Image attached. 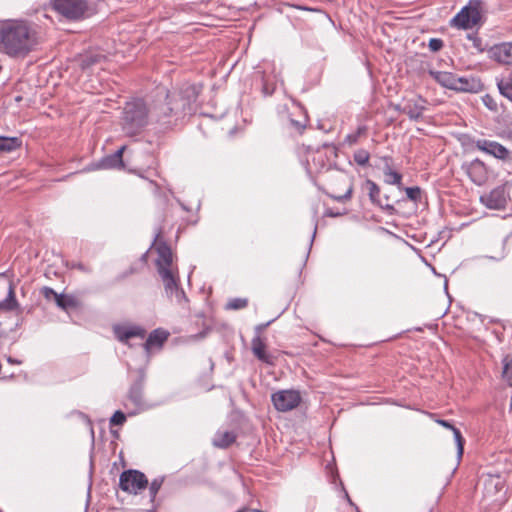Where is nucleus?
<instances>
[{
    "instance_id": "f257e3e1",
    "label": "nucleus",
    "mask_w": 512,
    "mask_h": 512,
    "mask_svg": "<svg viewBox=\"0 0 512 512\" xmlns=\"http://www.w3.org/2000/svg\"><path fill=\"white\" fill-rule=\"evenodd\" d=\"M41 43L37 24L26 19L0 21V52L13 58L26 57Z\"/></svg>"
},
{
    "instance_id": "f03ea898",
    "label": "nucleus",
    "mask_w": 512,
    "mask_h": 512,
    "mask_svg": "<svg viewBox=\"0 0 512 512\" xmlns=\"http://www.w3.org/2000/svg\"><path fill=\"white\" fill-rule=\"evenodd\" d=\"M200 86L187 85L181 92H161L149 109L150 120L155 121L164 129L176 124L180 117L192 111V103L196 101Z\"/></svg>"
},
{
    "instance_id": "7ed1b4c3",
    "label": "nucleus",
    "mask_w": 512,
    "mask_h": 512,
    "mask_svg": "<svg viewBox=\"0 0 512 512\" xmlns=\"http://www.w3.org/2000/svg\"><path fill=\"white\" fill-rule=\"evenodd\" d=\"M149 119V109L142 99L127 102L121 117L122 130L127 136H135L148 124Z\"/></svg>"
},
{
    "instance_id": "20e7f679",
    "label": "nucleus",
    "mask_w": 512,
    "mask_h": 512,
    "mask_svg": "<svg viewBox=\"0 0 512 512\" xmlns=\"http://www.w3.org/2000/svg\"><path fill=\"white\" fill-rule=\"evenodd\" d=\"M50 5L58 14L72 21L83 19L88 11L86 0H51Z\"/></svg>"
},
{
    "instance_id": "39448f33",
    "label": "nucleus",
    "mask_w": 512,
    "mask_h": 512,
    "mask_svg": "<svg viewBox=\"0 0 512 512\" xmlns=\"http://www.w3.org/2000/svg\"><path fill=\"white\" fill-rule=\"evenodd\" d=\"M481 2L470 0L468 5L464 6L452 19L455 27L462 29H471L481 20Z\"/></svg>"
},
{
    "instance_id": "423d86ee",
    "label": "nucleus",
    "mask_w": 512,
    "mask_h": 512,
    "mask_svg": "<svg viewBox=\"0 0 512 512\" xmlns=\"http://www.w3.org/2000/svg\"><path fill=\"white\" fill-rule=\"evenodd\" d=\"M148 486L146 475L134 469L125 470L120 474L119 487L122 491L137 495Z\"/></svg>"
},
{
    "instance_id": "0eeeda50",
    "label": "nucleus",
    "mask_w": 512,
    "mask_h": 512,
    "mask_svg": "<svg viewBox=\"0 0 512 512\" xmlns=\"http://www.w3.org/2000/svg\"><path fill=\"white\" fill-rule=\"evenodd\" d=\"M144 376L140 375L139 378L131 385L125 407L129 410L130 415L138 414L139 412L148 408V404L144 398Z\"/></svg>"
},
{
    "instance_id": "6e6552de",
    "label": "nucleus",
    "mask_w": 512,
    "mask_h": 512,
    "mask_svg": "<svg viewBox=\"0 0 512 512\" xmlns=\"http://www.w3.org/2000/svg\"><path fill=\"white\" fill-rule=\"evenodd\" d=\"M272 403L277 411L288 412L296 407L301 402V395L298 390H279L272 394Z\"/></svg>"
},
{
    "instance_id": "1a4fd4ad",
    "label": "nucleus",
    "mask_w": 512,
    "mask_h": 512,
    "mask_svg": "<svg viewBox=\"0 0 512 512\" xmlns=\"http://www.w3.org/2000/svg\"><path fill=\"white\" fill-rule=\"evenodd\" d=\"M480 202L489 209H504L507 204V195L503 186L492 189L488 194L480 197Z\"/></svg>"
},
{
    "instance_id": "9d476101",
    "label": "nucleus",
    "mask_w": 512,
    "mask_h": 512,
    "mask_svg": "<svg viewBox=\"0 0 512 512\" xmlns=\"http://www.w3.org/2000/svg\"><path fill=\"white\" fill-rule=\"evenodd\" d=\"M426 106L427 100L422 96L417 95L405 101L401 109V113L406 114L410 120L417 121L422 117L423 112L426 110Z\"/></svg>"
},
{
    "instance_id": "9b49d317",
    "label": "nucleus",
    "mask_w": 512,
    "mask_h": 512,
    "mask_svg": "<svg viewBox=\"0 0 512 512\" xmlns=\"http://www.w3.org/2000/svg\"><path fill=\"white\" fill-rule=\"evenodd\" d=\"M476 147L480 151H483L493 157L500 160H508L510 159L511 152L496 141L480 139L476 141Z\"/></svg>"
},
{
    "instance_id": "f8f14e48",
    "label": "nucleus",
    "mask_w": 512,
    "mask_h": 512,
    "mask_svg": "<svg viewBox=\"0 0 512 512\" xmlns=\"http://www.w3.org/2000/svg\"><path fill=\"white\" fill-rule=\"evenodd\" d=\"M465 170L470 180L478 186L484 185L488 180L487 167L479 159H475L467 164Z\"/></svg>"
},
{
    "instance_id": "ddd939ff",
    "label": "nucleus",
    "mask_w": 512,
    "mask_h": 512,
    "mask_svg": "<svg viewBox=\"0 0 512 512\" xmlns=\"http://www.w3.org/2000/svg\"><path fill=\"white\" fill-rule=\"evenodd\" d=\"M16 306L17 302L12 283L0 277V311H10Z\"/></svg>"
},
{
    "instance_id": "4468645a",
    "label": "nucleus",
    "mask_w": 512,
    "mask_h": 512,
    "mask_svg": "<svg viewBox=\"0 0 512 512\" xmlns=\"http://www.w3.org/2000/svg\"><path fill=\"white\" fill-rule=\"evenodd\" d=\"M364 187L368 191L369 199L374 205L379 206L382 210L389 213L395 211V208L392 204L383 202V199L380 196V187L374 181L367 179L364 182Z\"/></svg>"
},
{
    "instance_id": "2eb2a0df",
    "label": "nucleus",
    "mask_w": 512,
    "mask_h": 512,
    "mask_svg": "<svg viewBox=\"0 0 512 512\" xmlns=\"http://www.w3.org/2000/svg\"><path fill=\"white\" fill-rule=\"evenodd\" d=\"M251 350L253 355L263 363L273 365L275 357L266 351V344L261 336L254 335L251 341Z\"/></svg>"
},
{
    "instance_id": "dca6fc26",
    "label": "nucleus",
    "mask_w": 512,
    "mask_h": 512,
    "mask_svg": "<svg viewBox=\"0 0 512 512\" xmlns=\"http://www.w3.org/2000/svg\"><path fill=\"white\" fill-rule=\"evenodd\" d=\"M156 251H157V255H158V257L156 259V266H157L158 273H160V271H162V269L173 270L172 269L173 255H172L171 248L165 242H160L157 244Z\"/></svg>"
},
{
    "instance_id": "f3484780",
    "label": "nucleus",
    "mask_w": 512,
    "mask_h": 512,
    "mask_svg": "<svg viewBox=\"0 0 512 512\" xmlns=\"http://www.w3.org/2000/svg\"><path fill=\"white\" fill-rule=\"evenodd\" d=\"M334 178L337 183L343 184L346 187V190L344 193H340L336 189H333L332 192H327V195L338 202H345L349 200L353 192V185L350 180L343 174H337Z\"/></svg>"
},
{
    "instance_id": "a211bd4d",
    "label": "nucleus",
    "mask_w": 512,
    "mask_h": 512,
    "mask_svg": "<svg viewBox=\"0 0 512 512\" xmlns=\"http://www.w3.org/2000/svg\"><path fill=\"white\" fill-rule=\"evenodd\" d=\"M125 150V146L119 148L116 152L111 155H107L102 158L98 164L96 165L97 169H115L123 167V152Z\"/></svg>"
},
{
    "instance_id": "6ab92c4d",
    "label": "nucleus",
    "mask_w": 512,
    "mask_h": 512,
    "mask_svg": "<svg viewBox=\"0 0 512 512\" xmlns=\"http://www.w3.org/2000/svg\"><path fill=\"white\" fill-rule=\"evenodd\" d=\"M491 52L497 62L512 65V42L496 45L492 48Z\"/></svg>"
},
{
    "instance_id": "aec40b11",
    "label": "nucleus",
    "mask_w": 512,
    "mask_h": 512,
    "mask_svg": "<svg viewBox=\"0 0 512 512\" xmlns=\"http://www.w3.org/2000/svg\"><path fill=\"white\" fill-rule=\"evenodd\" d=\"M165 288L166 295L173 297V294L180 288L178 277L173 270H164L159 273Z\"/></svg>"
},
{
    "instance_id": "412c9836",
    "label": "nucleus",
    "mask_w": 512,
    "mask_h": 512,
    "mask_svg": "<svg viewBox=\"0 0 512 512\" xmlns=\"http://www.w3.org/2000/svg\"><path fill=\"white\" fill-rule=\"evenodd\" d=\"M481 83L475 78L458 77L455 78V91L475 93L481 89Z\"/></svg>"
},
{
    "instance_id": "4be33fe9",
    "label": "nucleus",
    "mask_w": 512,
    "mask_h": 512,
    "mask_svg": "<svg viewBox=\"0 0 512 512\" xmlns=\"http://www.w3.org/2000/svg\"><path fill=\"white\" fill-rule=\"evenodd\" d=\"M385 162L383 173L385 177V183L390 185H396L398 188H401L402 184V175L393 170L391 167V157L385 156L382 158Z\"/></svg>"
},
{
    "instance_id": "5701e85b",
    "label": "nucleus",
    "mask_w": 512,
    "mask_h": 512,
    "mask_svg": "<svg viewBox=\"0 0 512 512\" xmlns=\"http://www.w3.org/2000/svg\"><path fill=\"white\" fill-rule=\"evenodd\" d=\"M169 332L164 329L158 328L153 330L144 343V348L149 351L152 347H161L168 339Z\"/></svg>"
},
{
    "instance_id": "b1692460",
    "label": "nucleus",
    "mask_w": 512,
    "mask_h": 512,
    "mask_svg": "<svg viewBox=\"0 0 512 512\" xmlns=\"http://www.w3.org/2000/svg\"><path fill=\"white\" fill-rule=\"evenodd\" d=\"M430 76L441 86L454 90L456 75L446 71H429Z\"/></svg>"
},
{
    "instance_id": "393cba45",
    "label": "nucleus",
    "mask_w": 512,
    "mask_h": 512,
    "mask_svg": "<svg viewBox=\"0 0 512 512\" xmlns=\"http://www.w3.org/2000/svg\"><path fill=\"white\" fill-rule=\"evenodd\" d=\"M237 435L233 431H217L212 444L218 448H228L236 441Z\"/></svg>"
},
{
    "instance_id": "a878e982",
    "label": "nucleus",
    "mask_w": 512,
    "mask_h": 512,
    "mask_svg": "<svg viewBox=\"0 0 512 512\" xmlns=\"http://www.w3.org/2000/svg\"><path fill=\"white\" fill-rule=\"evenodd\" d=\"M56 305L68 312L70 310L77 309L80 305L79 300L73 296V295H67V294H60V296L57 298Z\"/></svg>"
},
{
    "instance_id": "bb28decb",
    "label": "nucleus",
    "mask_w": 512,
    "mask_h": 512,
    "mask_svg": "<svg viewBox=\"0 0 512 512\" xmlns=\"http://www.w3.org/2000/svg\"><path fill=\"white\" fill-rule=\"evenodd\" d=\"M22 142L18 137L0 136V152H12L21 146Z\"/></svg>"
},
{
    "instance_id": "cd10ccee",
    "label": "nucleus",
    "mask_w": 512,
    "mask_h": 512,
    "mask_svg": "<svg viewBox=\"0 0 512 512\" xmlns=\"http://www.w3.org/2000/svg\"><path fill=\"white\" fill-rule=\"evenodd\" d=\"M103 59V56L98 53H87L82 55L79 59L80 66L83 70L89 69L95 64H98Z\"/></svg>"
},
{
    "instance_id": "c85d7f7f",
    "label": "nucleus",
    "mask_w": 512,
    "mask_h": 512,
    "mask_svg": "<svg viewBox=\"0 0 512 512\" xmlns=\"http://www.w3.org/2000/svg\"><path fill=\"white\" fill-rule=\"evenodd\" d=\"M366 133H367V127L365 125H361L357 128V130L355 132L346 135V137L344 139V143L349 146L355 145L358 143L359 139L362 136L366 135Z\"/></svg>"
},
{
    "instance_id": "c756f323",
    "label": "nucleus",
    "mask_w": 512,
    "mask_h": 512,
    "mask_svg": "<svg viewBox=\"0 0 512 512\" xmlns=\"http://www.w3.org/2000/svg\"><path fill=\"white\" fill-rule=\"evenodd\" d=\"M502 379L509 385L512 386V357L505 356L502 360Z\"/></svg>"
},
{
    "instance_id": "7c9ffc66",
    "label": "nucleus",
    "mask_w": 512,
    "mask_h": 512,
    "mask_svg": "<svg viewBox=\"0 0 512 512\" xmlns=\"http://www.w3.org/2000/svg\"><path fill=\"white\" fill-rule=\"evenodd\" d=\"M164 482L163 477L155 478L150 484L148 483V490H149V502L154 503V500H156V496Z\"/></svg>"
},
{
    "instance_id": "2f4dec72",
    "label": "nucleus",
    "mask_w": 512,
    "mask_h": 512,
    "mask_svg": "<svg viewBox=\"0 0 512 512\" xmlns=\"http://www.w3.org/2000/svg\"><path fill=\"white\" fill-rule=\"evenodd\" d=\"M468 41L471 43L469 48H472L476 53H483L486 50V45L483 43L482 39L477 36V34H468Z\"/></svg>"
},
{
    "instance_id": "473e14b6",
    "label": "nucleus",
    "mask_w": 512,
    "mask_h": 512,
    "mask_svg": "<svg viewBox=\"0 0 512 512\" xmlns=\"http://www.w3.org/2000/svg\"><path fill=\"white\" fill-rule=\"evenodd\" d=\"M497 86L500 94L512 102V80H500Z\"/></svg>"
},
{
    "instance_id": "72a5a7b5",
    "label": "nucleus",
    "mask_w": 512,
    "mask_h": 512,
    "mask_svg": "<svg viewBox=\"0 0 512 512\" xmlns=\"http://www.w3.org/2000/svg\"><path fill=\"white\" fill-rule=\"evenodd\" d=\"M353 159L359 166H366L370 159V153L365 149H358L354 152Z\"/></svg>"
},
{
    "instance_id": "f704fd0d",
    "label": "nucleus",
    "mask_w": 512,
    "mask_h": 512,
    "mask_svg": "<svg viewBox=\"0 0 512 512\" xmlns=\"http://www.w3.org/2000/svg\"><path fill=\"white\" fill-rule=\"evenodd\" d=\"M248 306L247 298H233L230 299L226 304V309L228 310H239L244 309Z\"/></svg>"
},
{
    "instance_id": "c9c22d12",
    "label": "nucleus",
    "mask_w": 512,
    "mask_h": 512,
    "mask_svg": "<svg viewBox=\"0 0 512 512\" xmlns=\"http://www.w3.org/2000/svg\"><path fill=\"white\" fill-rule=\"evenodd\" d=\"M453 432V435H454V439H455V442H456V445H457V456H458V460H460L462 458V455H463V451H464V443H465V440L460 432V430L458 428H453L452 430Z\"/></svg>"
},
{
    "instance_id": "e433bc0d",
    "label": "nucleus",
    "mask_w": 512,
    "mask_h": 512,
    "mask_svg": "<svg viewBox=\"0 0 512 512\" xmlns=\"http://www.w3.org/2000/svg\"><path fill=\"white\" fill-rule=\"evenodd\" d=\"M407 198L411 201L417 202L421 198V189L418 186L405 188Z\"/></svg>"
},
{
    "instance_id": "4c0bfd02",
    "label": "nucleus",
    "mask_w": 512,
    "mask_h": 512,
    "mask_svg": "<svg viewBox=\"0 0 512 512\" xmlns=\"http://www.w3.org/2000/svg\"><path fill=\"white\" fill-rule=\"evenodd\" d=\"M117 339L121 342H127L130 339L129 328L117 326L114 328Z\"/></svg>"
},
{
    "instance_id": "58836bf2",
    "label": "nucleus",
    "mask_w": 512,
    "mask_h": 512,
    "mask_svg": "<svg viewBox=\"0 0 512 512\" xmlns=\"http://www.w3.org/2000/svg\"><path fill=\"white\" fill-rule=\"evenodd\" d=\"M41 294L43 295V297L48 300V301H57V298L60 296L59 293H57L56 291H54V289H52L51 287H48V286H45L41 289Z\"/></svg>"
},
{
    "instance_id": "ea45409f",
    "label": "nucleus",
    "mask_w": 512,
    "mask_h": 512,
    "mask_svg": "<svg viewBox=\"0 0 512 512\" xmlns=\"http://www.w3.org/2000/svg\"><path fill=\"white\" fill-rule=\"evenodd\" d=\"M483 104L491 111H497L498 105L494 97L490 94H486L482 97Z\"/></svg>"
},
{
    "instance_id": "a19ab883",
    "label": "nucleus",
    "mask_w": 512,
    "mask_h": 512,
    "mask_svg": "<svg viewBox=\"0 0 512 512\" xmlns=\"http://www.w3.org/2000/svg\"><path fill=\"white\" fill-rule=\"evenodd\" d=\"M125 421H126L125 414L122 411L118 410L111 417L110 424L119 426V425H123L125 423Z\"/></svg>"
},
{
    "instance_id": "79ce46f5",
    "label": "nucleus",
    "mask_w": 512,
    "mask_h": 512,
    "mask_svg": "<svg viewBox=\"0 0 512 512\" xmlns=\"http://www.w3.org/2000/svg\"><path fill=\"white\" fill-rule=\"evenodd\" d=\"M128 328H129L130 338L139 337V338L143 339L146 335L145 329H143L140 326H132V327H128Z\"/></svg>"
},
{
    "instance_id": "37998d69",
    "label": "nucleus",
    "mask_w": 512,
    "mask_h": 512,
    "mask_svg": "<svg viewBox=\"0 0 512 512\" xmlns=\"http://www.w3.org/2000/svg\"><path fill=\"white\" fill-rule=\"evenodd\" d=\"M173 296L175 297L176 299V302L181 305V306H184L187 302H188V298L184 292V290L182 288H179L174 294Z\"/></svg>"
},
{
    "instance_id": "c03bdc74",
    "label": "nucleus",
    "mask_w": 512,
    "mask_h": 512,
    "mask_svg": "<svg viewBox=\"0 0 512 512\" xmlns=\"http://www.w3.org/2000/svg\"><path fill=\"white\" fill-rule=\"evenodd\" d=\"M443 41L439 38H431L429 40L428 47L432 52H437L442 49L443 47Z\"/></svg>"
},
{
    "instance_id": "a18cd8bd",
    "label": "nucleus",
    "mask_w": 512,
    "mask_h": 512,
    "mask_svg": "<svg viewBox=\"0 0 512 512\" xmlns=\"http://www.w3.org/2000/svg\"><path fill=\"white\" fill-rule=\"evenodd\" d=\"M274 89L275 88L273 85H269L267 82L263 83L262 91L265 95H267V96L272 95V93L274 92Z\"/></svg>"
},
{
    "instance_id": "49530a36",
    "label": "nucleus",
    "mask_w": 512,
    "mask_h": 512,
    "mask_svg": "<svg viewBox=\"0 0 512 512\" xmlns=\"http://www.w3.org/2000/svg\"><path fill=\"white\" fill-rule=\"evenodd\" d=\"M291 125L299 132H301L305 128V123H302L297 120H290Z\"/></svg>"
},
{
    "instance_id": "de8ad7c7",
    "label": "nucleus",
    "mask_w": 512,
    "mask_h": 512,
    "mask_svg": "<svg viewBox=\"0 0 512 512\" xmlns=\"http://www.w3.org/2000/svg\"><path fill=\"white\" fill-rule=\"evenodd\" d=\"M272 321H268L264 324H259L255 327V335L261 336L262 331L271 324Z\"/></svg>"
},
{
    "instance_id": "09e8293b",
    "label": "nucleus",
    "mask_w": 512,
    "mask_h": 512,
    "mask_svg": "<svg viewBox=\"0 0 512 512\" xmlns=\"http://www.w3.org/2000/svg\"><path fill=\"white\" fill-rule=\"evenodd\" d=\"M437 423L447 429H450L451 431L453 430V428H455V426L447 420L439 419V420H437Z\"/></svg>"
},
{
    "instance_id": "8fccbe9b",
    "label": "nucleus",
    "mask_w": 512,
    "mask_h": 512,
    "mask_svg": "<svg viewBox=\"0 0 512 512\" xmlns=\"http://www.w3.org/2000/svg\"><path fill=\"white\" fill-rule=\"evenodd\" d=\"M158 508V505L156 504V501L154 500V503H151V509L148 510V512H156Z\"/></svg>"
},
{
    "instance_id": "3c124183",
    "label": "nucleus",
    "mask_w": 512,
    "mask_h": 512,
    "mask_svg": "<svg viewBox=\"0 0 512 512\" xmlns=\"http://www.w3.org/2000/svg\"><path fill=\"white\" fill-rule=\"evenodd\" d=\"M492 259H495V260H501L504 258V254H501L498 258L496 257H491Z\"/></svg>"
},
{
    "instance_id": "603ef678",
    "label": "nucleus",
    "mask_w": 512,
    "mask_h": 512,
    "mask_svg": "<svg viewBox=\"0 0 512 512\" xmlns=\"http://www.w3.org/2000/svg\"><path fill=\"white\" fill-rule=\"evenodd\" d=\"M160 235H161V231H158V233L156 234L155 240H154L155 243L158 240V238L160 237Z\"/></svg>"
},
{
    "instance_id": "864d4df0",
    "label": "nucleus",
    "mask_w": 512,
    "mask_h": 512,
    "mask_svg": "<svg viewBox=\"0 0 512 512\" xmlns=\"http://www.w3.org/2000/svg\"><path fill=\"white\" fill-rule=\"evenodd\" d=\"M403 106H400V105H396L395 106V110L401 112V109H402Z\"/></svg>"
},
{
    "instance_id": "5fc2aeb1",
    "label": "nucleus",
    "mask_w": 512,
    "mask_h": 512,
    "mask_svg": "<svg viewBox=\"0 0 512 512\" xmlns=\"http://www.w3.org/2000/svg\"><path fill=\"white\" fill-rule=\"evenodd\" d=\"M384 200H385V201H383L384 203H389V197L387 195L384 196Z\"/></svg>"
},
{
    "instance_id": "6e6d98bb",
    "label": "nucleus",
    "mask_w": 512,
    "mask_h": 512,
    "mask_svg": "<svg viewBox=\"0 0 512 512\" xmlns=\"http://www.w3.org/2000/svg\"><path fill=\"white\" fill-rule=\"evenodd\" d=\"M8 361L14 363V360L12 358H8Z\"/></svg>"
},
{
    "instance_id": "4d7b16f0",
    "label": "nucleus",
    "mask_w": 512,
    "mask_h": 512,
    "mask_svg": "<svg viewBox=\"0 0 512 512\" xmlns=\"http://www.w3.org/2000/svg\"><path fill=\"white\" fill-rule=\"evenodd\" d=\"M510 409L512 410V396H511Z\"/></svg>"
}]
</instances>
